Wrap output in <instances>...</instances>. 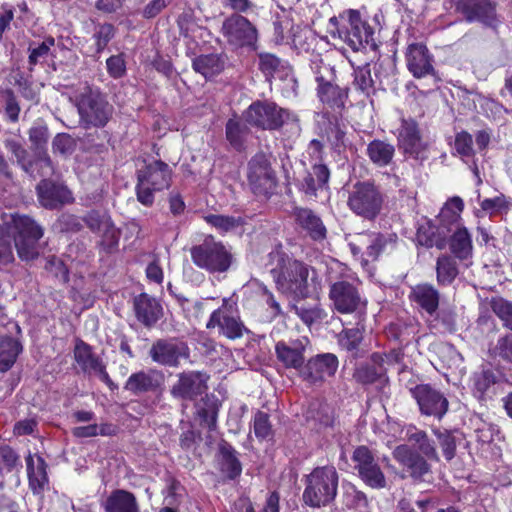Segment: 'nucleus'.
Instances as JSON below:
<instances>
[{"mask_svg": "<svg viewBox=\"0 0 512 512\" xmlns=\"http://www.w3.org/2000/svg\"><path fill=\"white\" fill-rule=\"evenodd\" d=\"M40 204L49 209L58 208L73 200L70 190L61 183L51 180H42L37 186Z\"/></svg>", "mask_w": 512, "mask_h": 512, "instance_id": "5701e85b", "label": "nucleus"}, {"mask_svg": "<svg viewBox=\"0 0 512 512\" xmlns=\"http://www.w3.org/2000/svg\"><path fill=\"white\" fill-rule=\"evenodd\" d=\"M492 353L504 360L512 362V335L500 337L492 348Z\"/></svg>", "mask_w": 512, "mask_h": 512, "instance_id": "0e129e2a", "label": "nucleus"}, {"mask_svg": "<svg viewBox=\"0 0 512 512\" xmlns=\"http://www.w3.org/2000/svg\"><path fill=\"white\" fill-rule=\"evenodd\" d=\"M26 465L31 489L34 493L41 492L48 483L45 461L38 455H29Z\"/></svg>", "mask_w": 512, "mask_h": 512, "instance_id": "c9c22d12", "label": "nucleus"}, {"mask_svg": "<svg viewBox=\"0 0 512 512\" xmlns=\"http://www.w3.org/2000/svg\"><path fill=\"white\" fill-rule=\"evenodd\" d=\"M55 44V40L52 37L46 38L41 44H39L36 47H33L32 45L29 46V58L28 62L31 66H35L36 64L44 61L51 50V47H53Z\"/></svg>", "mask_w": 512, "mask_h": 512, "instance_id": "5fc2aeb1", "label": "nucleus"}, {"mask_svg": "<svg viewBox=\"0 0 512 512\" xmlns=\"http://www.w3.org/2000/svg\"><path fill=\"white\" fill-rule=\"evenodd\" d=\"M493 312L512 330V303L503 298H494L491 301Z\"/></svg>", "mask_w": 512, "mask_h": 512, "instance_id": "6e6d98bb", "label": "nucleus"}, {"mask_svg": "<svg viewBox=\"0 0 512 512\" xmlns=\"http://www.w3.org/2000/svg\"><path fill=\"white\" fill-rule=\"evenodd\" d=\"M224 64L219 54L200 55L193 60V69L208 79L218 75L224 69Z\"/></svg>", "mask_w": 512, "mask_h": 512, "instance_id": "ea45409f", "label": "nucleus"}, {"mask_svg": "<svg viewBox=\"0 0 512 512\" xmlns=\"http://www.w3.org/2000/svg\"><path fill=\"white\" fill-rule=\"evenodd\" d=\"M309 343L306 337H302L290 342L280 341L275 346L277 359L286 368H300L304 363V351Z\"/></svg>", "mask_w": 512, "mask_h": 512, "instance_id": "393cba45", "label": "nucleus"}, {"mask_svg": "<svg viewBox=\"0 0 512 512\" xmlns=\"http://www.w3.org/2000/svg\"><path fill=\"white\" fill-rule=\"evenodd\" d=\"M244 117L249 124L268 130L278 129L288 122H297L294 114L270 102L251 104L245 111Z\"/></svg>", "mask_w": 512, "mask_h": 512, "instance_id": "6e6552de", "label": "nucleus"}, {"mask_svg": "<svg viewBox=\"0 0 512 512\" xmlns=\"http://www.w3.org/2000/svg\"><path fill=\"white\" fill-rule=\"evenodd\" d=\"M52 149L54 153L69 155L74 150V141L68 134H57L53 139Z\"/></svg>", "mask_w": 512, "mask_h": 512, "instance_id": "e2e57ef3", "label": "nucleus"}, {"mask_svg": "<svg viewBox=\"0 0 512 512\" xmlns=\"http://www.w3.org/2000/svg\"><path fill=\"white\" fill-rule=\"evenodd\" d=\"M343 502L349 508H357L365 506L367 501L364 493L350 487L344 492Z\"/></svg>", "mask_w": 512, "mask_h": 512, "instance_id": "774afa93", "label": "nucleus"}, {"mask_svg": "<svg viewBox=\"0 0 512 512\" xmlns=\"http://www.w3.org/2000/svg\"><path fill=\"white\" fill-rule=\"evenodd\" d=\"M205 221L220 232L231 231L241 225L240 218L220 214H209L204 217Z\"/></svg>", "mask_w": 512, "mask_h": 512, "instance_id": "3c124183", "label": "nucleus"}, {"mask_svg": "<svg viewBox=\"0 0 512 512\" xmlns=\"http://www.w3.org/2000/svg\"><path fill=\"white\" fill-rule=\"evenodd\" d=\"M134 309L137 319L146 326H152L162 316L161 304L147 294H140L135 298Z\"/></svg>", "mask_w": 512, "mask_h": 512, "instance_id": "473e14b6", "label": "nucleus"}, {"mask_svg": "<svg viewBox=\"0 0 512 512\" xmlns=\"http://www.w3.org/2000/svg\"><path fill=\"white\" fill-rule=\"evenodd\" d=\"M21 346L15 339L0 335V372L9 370L16 361Z\"/></svg>", "mask_w": 512, "mask_h": 512, "instance_id": "37998d69", "label": "nucleus"}, {"mask_svg": "<svg viewBox=\"0 0 512 512\" xmlns=\"http://www.w3.org/2000/svg\"><path fill=\"white\" fill-rule=\"evenodd\" d=\"M74 359L84 373L93 374L101 381L114 389V383L110 379L102 360L96 356L91 347L79 340L74 348Z\"/></svg>", "mask_w": 512, "mask_h": 512, "instance_id": "6ab92c4d", "label": "nucleus"}, {"mask_svg": "<svg viewBox=\"0 0 512 512\" xmlns=\"http://www.w3.org/2000/svg\"><path fill=\"white\" fill-rule=\"evenodd\" d=\"M215 327L230 339L239 338L243 334V324L228 299H223L222 306L211 314L207 322V328Z\"/></svg>", "mask_w": 512, "mask_h": 512, "instance_id": "2eb2a0df", "label": "nucleus"}, {"mask_svg": "<svg viewBox=\"0 0 512 512\" xmlns=\"http://www.w3.org/2000/svg\"><path fill=\"white\" fill-rule=\"evenodd\" d=\"M101 505L104 512H141L135 495L123 489L112 491Z\"/></svg>", "mask_w": 512, "mask_h": 512, "instance_id": "7c9ffc66", "label": "nucleus"}, {"mask_svg": "<svg viewBox=\"0 0 512 512\" xmlns=\"http://www.w3.org/2000/svg\"><path fill=\"white\" fill-rule=\"evenodd\" d=\"M206 377L200 372L182 373L172 387V394L183 399H193L206 391Z\"/></svg>", "mask_w": 512, "mask_h": 512, "instance_id": "cd10ccee", "label": "nucleus"}, {"mask_svg": "<svg viewBox=\"0 0 512 512\" xmlns=\"http://www.w3.org/2000/svg\"><path fill=\"white\" fill-rule=\"evenodd\" d=\"M254 433L258 438L264 439L270 435L271 425L266 413L258 411L254 417Z\"/></svg>", "mask_w": 512, "mask_h": 512, "instance_id": "338daca9", "label": "nucleus"}, {"mask_svg": "<svg viewBox=\"0 0 512 512\" xmlns=\"http://www.w3.org/2000/svg\"><path fill=\"white\" fill-rule=\"evenodd\" d=\"M382 202V195L374 184L358 182L349 192L347 204L355 214L371 220L379 214Z\"/></svg>", "mask_w": 512, "mask_h": 512, "instance_id": "1a4fd4ad", "label": "nucleus"}, {"mask_svg": "<svg viewBox=\"0 0 512 512\" xmlns=\"http://www.w3.org/2000/svg\"><path fill=\"white\" fill-rule=\"evenodd\" d=\"M455 9L467 22H481L494 26L496 22L495 7L489 0H455Z\"/></svg>", "mask_w": 512, "mask_h": 512, "instance_id": "aec40b11", "label": "nucleus"}, {"mask_svg": "<svg viewBox=\"0 0 512 512\" xmlns=\"http://www.w3.org/2000/svg\"><path fill=\"white\" fill-rule=\"evenodd\" d=\"M158 386V379L156 377V373L154 372H138L132 374L126 384L125 389L134 393L140 394L143 392H147L153 390Z\"/></svg>", "mask_w": 512, "mask_h": 512, "instance_id": "79ce46f5", "label": "nucleus"}, {"mask_svg": "<svg viewBox=\"0 0 512 512\" xmlns=\"http://www.w3.org/2000/svg\"><path fill=\"white\" fill-rule=\"evenodd\" d=\"M437 438L439 440L440 447L444 453V456L447 460H451L455 455L456 450V441L455 437L451 432H436Z\"/></svg>", "mask_w": 512, "mask_h": 512, "instance_id": "680f3d73", "label": "nucleus"}, {"mask_svg": "<svg viewBox=\"0 0 512 512\" xmlns=\"http://www.w3.org/2000/svg\"><path fill=\"white\" fill-rule=\"evenodd\" d=\"M270 271L275 273L274 278L278 288L295 297L306 298L318 294L321 290V283L318 280L317 273L310 269L306 264L293 260L285 264L283 271L276 275V270L284 262V254L275 250L269 253Z\"/></svg>", "mask_w": 512, "mask_h": 512, "instance_id": "f03ea898", "label": "nucleus"}, {"mask_svg": "<svg viewBox=\"0 0 512 512\" xmlns=\"http://www.w3.org/2000/svg\"><path fill=\"white\" fill-rule=\"evenodd\" d=\"M360 479L373 489H383L387 481L374 455L366 446L357 447L352 455Z\"/></svg>", "mask_w": 512, "mask_h": 512, "instance_id": "f8f14e48", "label": "nucleus"}, {"mask_svg": "<svg viewBox=\"0 0 512 512\" xmlns=\"http://www.w3.org/2000/svg\"><path fill=\"white\" fill-rule=\"evenodd\" d=\"M149 355L160 365L176 367L180 359L189 357V348L184 342L174 338L159 339L152 344Z\"/></svg>", "mask_w": 512, "mask_h": 512, "instance_id": "4468645a", "label": "nucleus"}, {"mask_svg": "<svg viewBox=\"0 0 512 512\" xmlns=\"http://www.w3.org/2000/svg\"><path fill=\"white\" fill-rule=\"evenodd\" d=\"M464 203L460 197H453L446 202L438 215V230L449 234L457 227H463L461 224V212Z\"/></svg>", "mask_w": 512, "mask_h": 512, "instance_id": "c756f323", "label": "nucleus"}, {"mask_svg": "<svg viewBox=\"0 0 512 512\" xmlns=\"http://www.w3.org/2000/svg\"><path fill=\"white\" fill-rule=\"evenodd\" d=\"M310 68L318 85L328 81H335L334 67L326 63L320 55H314L311 58Z\"/></svg>", "mask_w": 512, "mask_h": 512, "instance_id": "de8ad7c7", "label": "nucleus"}, {"mask_svg": "<svg viewBox=\"0 0 512 512\" xmlns=\"http://www.w3.org/2000/svg\"><path fill=\"white\" fill-rule=\"evenodd\" d=\"M329 178L330 171L328 167L324 164H315L304 177L300 189L307 196L316 198L318 192L327 189Z\"/></svg>", "mask_w": 512, "mask_h": 512, "instance_id": "2f4dec72", "label": "nucleus"}, {"mask_svg": "<svg viewBox=\"0 0 512 512\" xmlns=\"http://www.w3.org/2000/svg\"><path fill=\"white\" fill-rule=\"evenodd\" d=\"M84 222L93 233L101 238V244L104 247L110 249L118 245L120 232L107 213L91 211L84 217Z\"/></svg>", "mask_w": 512, "mask_h": 512, "instance_id": "412c9836", "label": "nucleus"}, {"mask_svg": "<svg viewBox=\"0 0 512 512\" xmlns=\"http://www.w3.org/2000/svg\"><path fill=\"white\" fill-rule=\"evenodd\" d=\"M472 136L467 132H460L455 138V149L462 157H471L473 155Z\"/></svg>", "mask_w": 512, "mask_h": 512, "instance_id": "69168bd1", "label": "nucleus"}, {"mask_svg": "<svg viewBox=\"0 0 512 512\" xmlns=\"http://www.w3.org/2000/svg\"><path fill=\"white\" fill-rule=\"evenodd\" d=\"M317 95L323 104L331 108H342L348 97L347 89L328 81L317 86Z\"/></svg>", "mask_w": 512, "mask_h": 512, "instance_id": "e433bc0d", "label": "nucleus"}, {"mask_svg": "<svg viewBox=\"0 0 512 512\" xmlns=\"http://www.w3.org/2000/svg\"><path fill=\"white\" fill-rule=\"evenodd\" d=\"M479 205L485 213L490 216L506 213L512 207V200L500 194L493 198H486L479 201Z\"/></svg>", "mask_w": 512, "mask_h": 512, "instance_id": "09e8293b", "label": "nucleus"}, {"mask_svg": "<svg viewBox=\"0 0 512 512\" xmlns=\"http://www.w3.org/2000/svg\"><path fill=\"white\" fill-rule=\"evenodd\" d=\"M337 368L338 359L334 354H320L308 361L303 376L310 383H316L333 376Z\"/></svg>", "mask_w": 512, "mask_h": 512, "instance_id": "b1692460", "label": "nucleus"}, {"mask_svg": "<svg viewBox=\"0 0 512 512\" xmlns=\"http://www.w3.org/2000/svg\"><path fill=\"white\" fill-rule=\"evenodd\" d=\"M399 147L405 154L415 159L428 158L429 143L420 137L417 124L413 120H402L398 134Z\"/></svg>", "mask_w": 512, "mask_h": 512, "instance_id": "f3484780", "label": "nucleus"}, {"mask_svg": "<svg viewBox=\"0 0 512 512\" xmlns=\"http://www.w3.org/2000/svg\"><path fill=\"white\" fill-rule=\"evenodd\" d=\"M225 133L227 141L235 150L241 151L244 148L248 129L243 123L236 119H229L226 123Z\"/></svg>", "mask_w": 512, "mask_h": 512, "instance_id": "49530a36", "label": "nucleus"}, {"mask_svg": "<svg viewBox=\"0 0 512 512\" xmlns=\"http://www.w3.org/2000/svg\"><path fill=\"white\" fill-rule=\"evenodd\" d=\"M295 314L308 326L319 322L326 317V312L318 305H294Z\"/></svg>", "mask_w": 512, "mask_h": 512, "instance_id": "8fccbe9b", "label": "nucleus"}, {"mask_svg": "<svg viewBox=\"0 0 512 512\" xmlns=\"http://www.w3.org/2000/svg\"><path fill=\"white\" fill-rule=\"evenodd\" d=\"M450 250L459 260H469L473 254V244L470 233L466 227H457L450 232Z\"/></svg>", "mask_w": 512, "mask_h": 512, "instance_id": "f704fd0d", "label": "nucleus"}, {"mask_svg": "<svg viewBox=\"0 0 512 512\" xmlns=\"http://www.w3.org/2000/svg\"><path fill=\"white\" fill-rule=\"evenodd\" d=\"M395 233L366 232L360 234L355 242L350 243L354 254L362 251V245H366V254L372 260H376L383 252L393 249L397 242Z\"/></svg>", "mask_w": 512, "mask_h": 512, "instance_id": "dca6fc26", "label": "nucleus"}, {"mask_svg": "<svg viewBox=\"0 0 512 512\" xmlns=\"http://www.w3.org/2000/svg\"><path fill=\"white\" fill-rule=\"evenodd\" d=\"M80 124L88 128L104 127L113 115V106L97 89L86 87L75 98Z\"/></svg>", "mask_w": 512, "mask_h": 512, "instance_id": "39448f33", "label": "nucleus"}, {"mask_svg": "<svg viewBox=\"0 0 512 512\" xmlns=\"http://www.w3.org/2000/svg\"><path fill=\"white\" fill-rule=\"evenodd\" d=\"M236 454V450L227 442L219 445L221 471L231 479L239 476L242 471L241 463Z\"/></svg>", "mask_w": 512, "mask_h": 512, "instance_id": "a19ab883", "label": "nucleus"}, {"mask_svg": "<svg viewBox=\"0 0 512 512\" xmlns=\"http://www.w3.org/2000/svg\"><path fill=\"white\" fill-rule=\"evenodd\" d=\"M405 56L407 68L415 78H423L434 73L433 56L424 44H410Z\"/></svg>", "mask_w": 512, "mask_h": 512, "instance_id": "4be33fe9", "label": "nucleus"}, {"mask_svg": "<svg viewBox=\"0 0 512 512\" xmlns=\"http://www.w3.org/2000/svg\"><path fill=\"white\" fill-rule=\"evenodd\" d=\"M362 340V333L358 328L344 330L339 335V344L347 351H354Z\"/></svg>", "mask_w": 512, "mask_h": 512, "instance_id": "13d9d810", "label": "nucleus"}, {"mask_svg": "<svg viewBox=\"0 0 512 512\" xmlns=\"http://www.w3.org/2000/svg\"><path fill=\"white\" fill-rule=\"evenodd\" d=\"M192 262L200 269L210 273L226 272L232 264L231 252L212 237L206 238L201 244L191 248Z\"/></svg>", "mask_w": 512, "mask_h": 512, "instance_id": "0eeeda50", "label": "nucleus"}, {"mask_svg": "<svg viewBox=\"0 0 512 512\" xmlns=\"http://www.w3.org/2000/svg\"><path fill=\"white\" fill-rule=\"evenodd\" d=\"M293 216L297 224L306 230L313 239H323L326 236V228L322 220L312 210L296 207Z\"/></svg>", "mask_w": 512, "mask_h": 512, "instance_id": "72a5a7b5", "label": "nucleus"}, {"mask_svg": "<svg viewBox=\"0 0 512 512\" xmlns=\"http://www.w3.org/2000/svg\"><path fill=\"white\" fill-rule=\"evenodd\" d=\"M339 476L333 466L315 468L305 481L304 502L311 507H322L331 503L338 490Z\"/></svg>", "mask_w": 512, "mask_h": 512, "instance_id": "20e7f679", "label": "nucleus"}, {"mask_svg": "<svg viewBox=\"0 0 512 512\" xmlns=\"http://www.w3.org/2000/svg\"><path fill=\"white\" fill-rule=\"evenodd\" d=\"M137 200L145 206L154 203V194L169 188L171 170L162 161H153L137 171Z\"/></svg>", "mask_w": 512, "mask_h": 512, "instance_id": "423d86ee", "label": "nucleus"}, {"mask_svg": "<svg viewBox=\"0 0 512 512\" xmlns=\"http://www.w3.org/2000/svg\"><path fill=\"white\" fill-rule=\"evenodd\" d=\"M437 282L439 285H450L458 275L455 260L448 255H442L436 264Z\"/></svg>", "mask_w": 512, "mask_h": 512, "instance_id": "a18cd8bd", "label": "nucleus"}, {"mask_svg": "<svg viewBox=\"0 0 512 512\" xmlns=\"http://www.w3.org/2000/svg\"><path fill=\"white\" fill-rule=\"evenodd\" d=\"M178 26L181 34L186 38H191L195 41L198 36H202L203 29L194 22L191 11L183 12L179 16Z\"/></svg>", "mask_w": 512, "mask_h": 512, "instance_id": "603ef678", "label": "nucleus"}, {"mask_svg": "<svg viewBox=\"0 0 512 512\" xmlns=\"http://www.w3.org/2000/svg\"><path fill=\"white\" fill-rule=\"evenodd\" d=\"M354 85L365 94L373 89V79L369 65L360 66L354 70Z\"/></svg>", "mask_w": 512, "mask_h": 512, "instance_id": "4d7b16f0", "label": "nucleus"}, {"mask_svg": "<svg viewBox=\"0 0 512 512\" xmlns=\"http://www.w3.org/2000/svg\"><path fill=\"white\" fill-rule=\"evenodd\" d=\"M226 42L234 49H255L258 40L256 27L244 16L239 14L226 18L221 27Z\"/></svg>", "mask_w": 512, "mask_h": 512, "instance_id": "9d476101", "label": "nucleus"}, {"mask_svg": "<svg viewBox=\"0 0 512 512\" xmlns=\"http://www.w3.org/2000/svg\"><path fill=\"white\" fill-rule=\"evenodd\" d=\"M115 29L111 24H103L98 27L94 33V39L96 42V52H102L110 40L114 37Z\"/></svg>", "mask_w": 512, "mask_h": 512, "instance_id": "052dcab7", "label": "nucleus"}, {"mask_svg": "<svg viewBox=\"0 0 512 512\" xmlns=\"http://www.w3.org/2000/svg\"><path fill=\"white\" fill-rule=\"evenodd\" d=\"M367 156L370 161L379 166L384 167L391 163L395 148L392 144L383 140H373L367 145Z\"/></svg>", "mask_w": 512, "mask_h": 512, "instance_id": "4c0bfd02", "label": "nucleus"}, {"mask_svg": "<svg viewBox=\"0 0 512 512\" xmlns=\"http://www.w3.org/2000/svg\"><path fill=\"white\" fill-rule=\"evenodd\" d=\"M412 394L416 399L420 411L428 416L442 418L448 410V400L438 390L430 385H417Z\"/></svg>", "mask_w": 512, "mask_h": 512, "instance_id": "a211bd4d", "label": "nucleus"}, {"mask_svg": "<svg viewBox=\"0 0 512 512\" xmlns=\"http://www.w3.org/2000/svg\"><path fill=\"white\" fill-rule=\"evenodd\" d=\"M393 359L394 357L392 355L374 353L371 356L370 362L365 363L356 369L354 378L362 384L374 383L385 375V364L390 363Z\"/></svg>", "mask_w": 512, "mask_h": 512, "instance_id": "c85d7f7f", "label": "nucleus"}, {"mask_svg": "<svg viewBox=\"0 0 512 512\" xmlns=\"http://www.w3.org/2000/svg\"><path fill=\"white\" fill-rule=\"evenodd\" d=\"M106 68L110 77L119 79L126 74V62L123 54L112 55L106 60Z\"/></svg>", "mask_w": 512, "mask_h": 512, "instance_id": "bf43d9fd", "label": "nucleus"}, {"mask_svg": "<svg viewBox=\"0 0 512 512\" xmlns=\"http://www.w3.org/2000/svg\"><path fill=\"white\" fill-rule=\"evenodd\" d=\"M327 138L331 147L339 154L343 153L350 145L346 131L338 124L330 127L327 132Z\"/></svg>", "mask_w": 512, "mask_h": 512, "instance_id": "864d4df0", "label": "nucleus"}, {"mask_svg": "<svg viewBox=\"0 0 512 512\" xmlns=\"http://www.w3.org/2000/svg\"><path fill=\"white\" fill-rule=\"evenodd\" d=\"M259 69L266 75L284 82L292 89L295 88L296 80L293 76L291 66L284 60L271 53L259 54Z\"/></svg>", "mask_w": 512, "mask_h": 512, "instance_id": "a878e982", "label": "nucleus"}, {"mask_svg": "<svg viewBox=\"0 0 512 512\" xmlns=\"http://www.w3.org/2000/svg\"><path fill=\"white\" fill-rule=\"evenodd\" d=\"M412 297L414 301L430 315H432L438 308L439 293L431 285H417L412 290Z\"/></svg>", "mask_w": 512, "mask_h": 512, "instance_id": "58836bf2", "label": "nucleus"}, {"mask_svg": "<svg viewBox=\"0 0 512 512\" xmlns=\"http://www.w3.org/2000/svg\"><path fill=\"white\" fill-rule=\"evenodd\" d=\"M393 457L413 479H421L429 473L430 467L427 461L419 453L411 450L407 445H399L393 451Z\"/></svg>", "mask_w": 512, "mask_h": 512, "instance_id": "bb28decb", "label": "nucleus"}, {"mask_svg": "<svg viewBox=\"0 0 512 512\" xmlns=\"http://www.w3.org/2000/svg\"><path fill=\"white\" fill-rule=\"evenodd\" d=\"M445 232L438 230L431 223L421 225L417 231V238L420 244L433 247L436 246L439 249L444 247V240L446 238Z\"/></svg>", "mask_w": 512, "mask_h": 512, "instance_id": "c03bdc74", "label": "nucleus"}, {"mask_svg": "<svg viewBox=\"0 0 512 512\" xmlns=\"http://www.w3.org/2000/svg\"><path fill=\"white\" fill-rule=\"evenodd\" d=\"M333 35L344 41L353 51L371 50L377 48L373 28L361 18L357 10H347L338 17L330 19Z\"/></svg>", "mask_w": 512, "mask_h": 512, "instance_id": "7ed1b4c3", "label": "nucleus"}, {"mask_svg": "<svg viewBox=\"0 0 512 512\" xmlns=\"http://www.w3.org/2000/svg\"><path fill=\"white\" fill-rule=\"evenodd\" d=\"M329 298L335 310L342 314L360 312L365 309L367 304V301L361 297L357 287L344 280L331 285Z\"/></svg>", "mask_w": 512, "mask_h": 512, "instance_id": "ddd939ff", "label": "nucleus"}, {"mask_svg": "<svg viewBox=\"0 0 512 512\" xmlns=\"http://www.w3.org/2000/svg\"><path fill=\"white\" fill-rule=\"evenodd\" d=\"M42 236V228L30 217L13 214L7 216L4 224L0 225V263L8 264L14 259L12 238L20 259L30 261L37 258Z\"/></svg>", "mask_w": 512, "mask_h": 512, "instance_id": "f257e3e1", "label": "nucleus"}, {"mask_svg": "<svg viewBox=\"0 0 512 512\" xmlns=\"http://www.w3.org/2000/svg\"><path fill=\"white\" fill-rule=\"evenodd\" d=\"M247 178L254 194L267 196L277 185L275 171L269 158L264 153H258L248 163Z\"/></svg>", "mask_w": 512, "mask_h": 512, "instance_id": "9b49d317", "label": "nucleus"}]
</instances>
